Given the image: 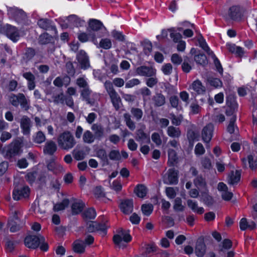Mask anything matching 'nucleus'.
Here are the masks:
<instances>
[{"instance_id":"obj_9","label":"nucleus","mask_w":257,"mask_h":257,"mask_svg":"<svg viewBox=\"0 0 257 257\" xmlns=\"http://www.w3.org/2000/svg\"><path fill=\"white\" fill-rule=\"evenodd\" d=\"M76 58L81 69L85 70L90 67L89 57L85 51L80 50L77 54Z\"/></svg>"},{"instance_id":"obj_44","label":"nucleus","mask_w":257,"mask_h":257,"mask_svg":"<svg viewBox=\"0 0 257 257\" xmlns=\"http://www.w3.org/2000/svg\"><path fill=\"white\" fill-rule=\"evenodd\" d=\"M123 117L127 126L132 131L135 130L136 125L132 119L131 115L128 113H125L123 114Z\"/></svg>"},{"instance_id":"obj_64","label":"nucleus","mask_w":257,"mask_h":257,"mask_svg":"<svg viewBox=\"0 0 257 257\" xmlns=\"http://www.w3.org/2000/svg\"><path fill=\"white\" fill-rule=\"evenodd\" d=\"M151 138L152 141L157 146H160L162 144V140L159 134L157 133H154L152 135Z\"/></svg>"},{"instance_id":"obj_8","label":"nucleus","mask_w":257,"mask_h":257,"mask_svg":"<svg viewBox=\"0 0 257 257\" xmlns=\"http://www.w3.org/2000/svg\"><path fill=\"white\" fill-rule=\"evenodd\" d=\"M4 29L6 36L13 42L17 41L20 38V32L16 27L7 25Z\"/></svg>"},{"instance_id":"obj_26","label":"nucleus","mask_w":257,"mask_h":257,"mask_svg":"<svg viewBox=\"0 0 257 257\" xmlns=\"http://www.w3.org/2000/svg\"><path fill=\"white\" fill-rule=\"evenodd\" d=\"M91 130L94 132V136L97 139H101L104 136V129L103 127L98 124H93L91 126Z\"/></svg>"},{"instance_id":"obj_30","label":"nucleus","mask_w":257,"mask_h":257,"mask_svg":"<svg viewBox=\"0 0 257 257\" xmlns=\"http://www.w3.org/2000/svg\"><path fill=\"white\" fill-rule=\"evenodd\" d=\"M67 20L70 24H71L77 27H81L84 24V21L76 15H71L68 17Z\"/></svg>"},{"instance_id":"obj_62","label":"nucleus","mask_w":257,"mask_h":257,"mask_svg":"<svg viewBox=\"0 0 257 257\" xmlns=\"http://www.w3.org/2000/svg\"><path fill=\"white\" fill-rule=\"evenodd\" d=\"M94 195L96 198H99L104 196V193L103 192L102 188L101 186H97L94 190Z\"/></svg>"},{"instance_id":"obj_59","label":"nucleus","mask_w":257,"mask_h":257,"mask_svg":"<svg viewBox=\"0 0 257 257\" xmlns=\"http://www.w3.org/2000/svg\"><path fill=\"white\" fill-rule=\"evenodd\" d=\"M35 51L34 49L32 48H28L26 49L25 53V57L27 60H30L34 57L35 55Z\"/></svg>"},{"instance_id":"obj_31","label":"nucleus","mask_w":257,"mask_h":257,"mask_svg":"<svg viewBox=\"0 0 257 257\" xmlns=\"http://www.w3.org/2000/svg\"><path fill=\"white\" fill-rule=\"evenodd\" d=\"M84 207V203L80 201L74 202L71 206L72 214L76 215L80 213Z\"/></svg>"},{"instance_id":"obj_33","label":"nucleus","mask_w":257,"mask_h":257,"mask_svg":"<svg viewBox=\"0 0 257 257\" xmlns=\"http://www.w3.org/2000/svg\"><path fill=\"white\" fill-rule=\"evenodd\" d=\"M154 104L156 106H161L166 102L165 97L161 93H156L153 98Z\"/></svg>"},{"instance_id":"obj_7","label":"nucleus","mask_w":257,"mask_h":257,"mask_svg":"<svg viewBox=\"0 0 257 257\" xmlns=\"http://www.w3.org/2000/svg\"><path fill=\"white\" fill-rule=\"evenodd\" d=\"M136 73L140 76L149 77L155 76L156 74V70L152 67L143 65L137 67Z\"/></svg>"},{"instance_id":"obj_6","label":"nucleus","mask_w":257,"mask_h":257,"mask_svg":"<svg viewBox=\"0 0 257 257\" xmlns=\"http://www.w3.org/2000/svg\"><path fill=\"white\" fill-rule=\"evenodd\" d=\"M178 172L174 169H169L163 177V181L166 184H176L178 182Z\"/></svg>"},{"instance_id":"obj_25","label":"nucleus","mask_w":257,"mask_h":257,"mask_svg":"<svg viewBox=\"0 0 257 257\" xmlns=\"http://www.w3.org/2000/svg\"><path fill=\"white\" fill-rule=\"evenodd\" d=\"M136 139L141 144L148 143L150 142L149 136L141 129L137 131Z\"/></svg>"},{"instance_id":"obj_60","label":"nucleus","mask_w":257,"mask_h":257,"mask_svg":"<svg viewBox=\"0 0 257 257\" xmlns=\"http://www.w3.org/2000/svg\"><path fill=\"white\" fill-rule=\"evenodd\" d=\"M109 157L112 160H118L121 158L120 153L117 150L111 151L109 154Z\"/></svg>"},{"instance_id":"obj_45","label":"nucleus","mask_w":257,"mask_h":257,"mask_svg":"<svg viewBox=\"0 0 257 257\" xmlns=\"http://www.w3.org/2000/svg\"><path fill=\"white\" fill-rule=\"evenodd\" d=\"M96 215L95 210L92 208L85 210L82 214L83 217L86 220L94 219Z\"/></svg>"},{"instance_id":"obj_38","label":"nucleus","mask_w":257,"mask_h":257,"mask_svg":"<svg viewBox=\"0 0 257 257\" xmlns=\"http://www.w3.org/2000/svg\"><path fill=\"white\" fill-rule=\"evenodd\" d=\"M135 192L139 197L144 198L147 193V188L143 184L138 185L135 189Z\"/></svg>"},{"instance_id":"obj_19","label":"nucleus","mask_w":257,"mask_h":257,"mask_svg":"<svg viewBox=\"0 0 257 257\" xmlns=\"http://www.w3.org/2000/svg\"><path fill=\"white\" fill-rule=\"evenodd\" d=\"M241 173L240 171H232L228 175L227 181L228 184L234 185L237 184L240 179Z\"/></svg>"},{"instance_id":"obj_49","label":"nucleus","mask_w":257,"mask_h":257,"mask_svg":"<svg viewBox=\"0 0 257 257\" xmlns=\"http://www.w3.org/2000/svg\"><path fill=\"white\" fill-rule=\"evenodd\" d=\"M232 245V241L228 239H225L223 240L220 245V251L224 252L226 250L230 249Z\"/></svg>"},{"instance_id":"obj_16","label":"nucleus","mask_w":257,"mask_h":257,"mask_svg":"<svg viewBox=\"0 0 257 257\" xmlns=\"http://www.w3.org/2000/svg\"><path fill=\"white\" fill-rule=\"evenodd\" d=\"M121 211L125 214H128L133 211L134 205L132 199H126L122 201L120 205Z\"/></svg>"},{"instance_id":"obj_48","label":"nucleus","mask_w":257,"mask_h":257,"mask_svg":"<svg viewBox=\"0 0 257 257\" xmlns=\"http://www.w3.org/2000/svg\"><path fill=\"white\" fill-rule=\"evenodd\" d=\"M153 205L152 204H143L141 207V210L144 215L149 216L153 212Z\"/></svg>"},{"instance_id":"obj_27","label":"nucleus","mask_w":257,"mask_h":257,"mask_svg":"<svg viewBox=\"0 0 257 257\" xmlns=\"http://www.w3.org/2000/svg\"><path fill=\"white\" fill-rule=\"evenodd\" d=\"M21 126L25 135L29 134L31 127V120L30 118L26 116L23 117L21 120Z\"/></svg>"},{"instance_id":"obj_32","label":"nucleus","mask_w":257,"mask_h":257,"mask_svg":"<svg viewBox=\"0 0 257 257\" xmlns=\"http://www.w3.org/2000/svg\"><path fill=\"white\" fill-rule=\"evenodd\" d=\"M253 160V156L252 155H249L247 156V159L245 158H242V162L244 167H246L248 165L250 168L253 169L257 166V160L254 162Z\"/></svg>"},{"instance_id":"obj_50","label":"nucleus","mask_w":257,"mask_h":257,"mask_svg":"<svg viewBox=\"0 0 257 257\" xmlns=\"http://www.w3.org/2000/svg\"><path fill=\"white\" fill-rule=\"evenodd\" d=\"M170 118L173 124L178 126L181 124L183 117L181 114L176 116L173 113H171L170 114Z\"/></svg>"},{"instance_id":"obj_15","label":"nucleus","mask_w":257,"mask_h":257,"mask_svg":"<svg viewBox=\"0 0 257 257\" xmlns=\"http://www.w3.org/2000/svg\"><path fill=\"white\" fill-rule=\"evenodd\" d=\"M88 34L85 33H81L78 35V38L79 40L82 42H86L88 40H91L94 44H97V38L95 37L94 32L89 31L87 29Z\"/></svg>"},{"instance_id":"obj_23","label":"nucleus","mask_w":257,"mask_h":257,"mask_svg":"<svg viewBox=\"0 0 257 257\" xmlns=\"http://www.w3.org/2000/svg\"><path fill=\"white\" fill-rule=\"evenodd\" d=\"M56 150L57 146L56 144L54 142L50 141L46 143L43 151L45 154L52 155L56 152Z\"/></svg>"},{"instance_id":"obj_2","label":"nucleus","mask_w":257,"mask_h":257,"mask_svg":"<svg viewBox=\"0 0 257 257\" xmlns=\"http://www.w3.org/2000/svg\"><path fill=\"white\" fill-rule=\"evenodd\" d=\"M9 101L10 103L14 106H18L19 104L21 106L27 109L28 108V101L24 94L18 93L17 95L12 93L9 95Z\"/></svg>"},{"instance_id":"obj_56","label":"nucleus","mask_w":257,"mask_h":257,"mask_svg":"<svg viewBox=\"0 0 257 257\" xmlns=\"http://www.w3.org/2000/svg\"><path fill=\"white\" fill-rule=\"evenodd\" d=\"M215 169L219 173H222L225 170V164L221 160H217L215 164Z\"/></svg>"},{"instance_id":"obj_63","label":"nucleus","mask_w":257,"mask_h":257,"mask_svg":"<svg viewBox=\"0 0 257 257\" xmlns=\"http://www.w3.org/2000/svg\"><path fill=\"white\" fill-rule=\"evenodd\" d=\"M162 70L165 75H170L172 71V66L170 63H167L163 65Z\"/></svg>"},{"instance_id":"obj_5","label":"nucleus","mask_w":257,"mask_h":257,"mask_svg":"<svg viewBox=\"0 0 257 257\" xmlns=\"http://www.w3.org/2000/svg\"><path fill=\"white\" fill-rule=\"evenodd\" d=\"M242 16V11L239 7L232 6L229 9L226 18L227 20L239 21L241 20Z\"/></svg>"},{"instance_id":"obj_58","label":"nucleus","mask_w":257,"mask_h":257,"mask_svg":"<svg viewBox=\"0 0 257 257\" xmlns=\"http://www.w3.org/2000/svg\"><path fill=\"white\" fill-rule=\"evenodd\" d=\"M73 154L74 158L76 160H83L85 158V153L83 151H76L74 150L73 151Z\"/></svg>"},{"instance_id":"obj_28","label":"nucleus","mask_w":257,"mask_h":257,"mask_svg":"<svg viewBox=\"0 0 257 257\" xmlns=\"http://www.w3.org/2000/svg\"><path fill=\"white\" fill-rule=\"evenodd\" d=\"M9 14L14 15V17L16 20L19 21L21 20H24L26 18L25 13L21 10H17L15 9L11 8L9 10Z\"/></svg>"},{"instance_id":"obj_1","label":"nucleus","mask_w":257,"mask_h":257,"mask_svg":"<svg viewBox=\"0 0 257 257\" xmlns=\"http://www.w3.org/2000/svg\"><path fill=\"white\" fill-rule=\"evenodd\" d=\"M57 143L60 148L65 150L72 149L76 143L73 135L69 131L61 134L58 138Z\"/></svg>"},{"instance_id":"obj_13","label":"nucleus","mask_w":257,"mask_h":257,"mask_svg":"<svg viewBox=\"0 0 257 257\" xmlns=\"http://www.w3.org/2000/svg\"><path fill=\"white\" fill-rule=\"evenodd\" d=\"M89 31L91 32H94L95 34L96 38L97 37H100L101 36L98 35V31L102 29H105L102 23L97 20L92 19L89 22V27L88 28Z\"/></svg>"},{"instance_id":"obj_29","label":"nucleus","mask_w":257,"mask_h":257,"mask_svg":"<svg viewBox=\"0 0 257 257\" xmlns=\"http://www.w3.org/2000/svg\"><path fill=\"white\" fill-rule=\"evenodd\" d=\"M108 94L111 98L113 105L116 110H118L120 108L121 104L120 97L115 91Z\"/></svg>"},{"instance_id":"obj_22","label":"nucleus","mask_w":257,"mask_h":257,"mask_svg":"<svg viewBox=\"0 0 257 257\" xmlns=\"http://www.w3.org/2000/svg\"><path fill=\"white\" fill-rule=\"evenodd\" d=\"M21 216L22 213L20 210L13 209H12L11 215L8 221H12H12H16L18 223H22V224H24V220L21 219Z\"/></svg>"},{"instance_id":"obj_35","label":"nucleus","mask_w":257,"mask_h":257,"mask_svg":"<svg viewBox=\"0 0 257 257\" xmlns=\"http://www.w3.org/2000/svg\"><path fill=\"white\" fill-rule=\"evenodd\" d=\"M194 59L196 63L203 66L208 64L207 56L203 53H200L198 54L195 55L194 57Z\"/></svg>"},{"instance_id":"obj_61","label":"nucleus","mask_w":257,"mask_h":257,"mask_svg":"<svg viewBox=\"0 0 257 257\" xmlns=\"http://www.w3.org/2000/svg\"><path fill=\"white\" fill-rule=\"evenodd\" d=\"M53 101L56 104H58L59 103H64V101L65 100L64 95L63 92L60 93V94L53 96Z\"/></svg>"},{"instance_id":"obj_11","label":"nucleus","mask_w":257,"mask_h":257,"mask_svg":"<svg viewBox=\"0 0 257 257\" xmlns=\"http://www.w3.org/2000/svg\"><path fill=\"white\" fill-rule=\"evenodd\" d=\"M30 193V189L28 186L15 189L13 191V198L15 200H19L23 198H26L29 196Z\"/></svg>"},{"instance_id":"obj_54","label":"nucleus","mask_w":257,"mask_h":257,"mask_svg":"<svg viewBox=\"0 0 257 257\" xmlns=\"http://www.w3.org/2000/svg\"><path fill=\"white\" fill-rule=\"evenodd\" d=\"M76 84L80 88H86L88 87V84L84 77H79L76 80Z\"/></svg>"},{"instance_id":"obj_21","label":"nucleus","mask_w":257,"mask_h":257,"mask_svg":"<svg viewBox=\"0 0 257 257\" xmlns=\"http://www.w3.org/2000/svg\"><path fill=\"white\" fill-rule=\"evenodd\" d=\"M190 89H192L198 94H203L206 91V88L199 80L194 81L190 86Z\"/></svg>"},{"instance_id":"obj_52","label":"nucleus","mask_w":257,"mask_h":257,"mask_svg":"<svg viewBox=\"0 0 257 257\" xmlns=\"http://www.w3.org/2000/svg\"><path fill=\"white\" fill-rule=\"evenodd\" d=\"M174 209L176 211H182L184 207L182 204V200L180 198H176L174 200Z\"/></svg>"},{"instance_id":"obj_36","label":"nucleus","mask_w":257,"mask_h":257,"mask_svg":"<svg viewBox=\"0 0 257 257\" xmlns=\"http://www.w3.org/2000/svg\"><path fill=\"white\" fill-rule=\"evenodd\" d=\"M197 41V45L199 46L207 54L209 53V47L207 43L202 37V35H199L196 38Z\"/></svg>"},{"instance_id":"obj_41","label":"nucleus","mask_w":257,"mask_h":257,"mask_svg":"<svg viewBox=\"0 0 257 257\" xmlns=\"http://www.w3.org/2000/svg\"><path fill=\"white\" fill-rule=\"evenodd\" d=\"M24 224L22 223H18L16 221H8L7 225L10 228V230L12 232H15L19 230Z\"/></svg>"},{"instance_id":"obj_24","label":"nucleus","mask_w":257,"mask_h":257,"mask_svg":"<svg viewBox=\"0 0 257 257\" xmlns=\"http://www.w3.org/2000/svg\"><path fill=\"white\" fill-rule=\"evenodd\" d=\"M39 26L46 30H53L56 31L55 27L52 25V23L48 19H42L38 22Z\"/></svg>"},{"instance_id":"obj_17","label":"nucleus","mask_w":257,"mask_h":257,"mask_svg":"<svg viewBox=\"0 0 257 257\" xmlns=\"http://www.w3.org/2000/svg\"><path fill=\"white\" fill-rule=\"evenodd\" d=\"M210 59L213 62L212 68L216 70L221 76L223 74V68L221 64L213 52L210 51Z\"/></svg>"},{"instance_id":"obj_39","label":"nucleus","mask_w":257,"mask_h":257,"mask_svg":"<svg viewBox=\"0 0 257 257\" xmlns=\"http://www.w3.org/2000/svg\"><path fill=\"white\" fill-rule=\"evenodd\" d=\"M177 157L176 152L173 149H169L168 150V163L169 166H173L176 163Z\"/></svg>"},{"instance_id":"obj_40","label":"nucleus","mask_w":257,"mask_h":257,"mask_svg":"<svg viewBox=\"0 0 257 257\" xmlns=\"http://www.w3.org/2000/svg\"><path fill=\"white\" fill-rule=\"evenodd\" d=\"M69 204V200L68 199H64L61 202L55 204L53 207L54 211H59L64 210Z\"/></svg>"},{"instance_id":"obj_20","label":"nucleus","mask_w":257,"mask_h":257,"mask_svg":"<svg viewBox=\"0 0 257 257\" xmlns=\"http://www.w3.org/2000/svg\"><path fill=\"white\" fill-rule=\"evenodd\" d=\"M85 247L84 241L80 239L75 240L72 244L73 250L79 254H82L85 252Z\"/></svg>"},{"instance_id":"obj_57","label":"nucleus","mask_w":257,"mask_h":257,"mask_svg":"<svg viewBox=\"0 0 257 257\" xmlns=\"http://www.w3.org/2000/svg\"><path fill=\"white\" fill-rule=\"evenodd\" d=\"M150 78L146 80V84L149 87H153L158 83V79L155 76H150Z\"/></svg>"},{"instance_id":"obj_53","label":"nucleus","mask_w":257,"mask_h":257,"mask_svg":"<svg viewBox=\"0 0 257 257\" xmlns=\"http://www.w3.org/2000/svg\"><path fill=\"white\" fill-rule=\"evenodd\" d=\"M46 140L45 135L43 132L39 131L37 133L36 136L34 138V142L38 144H41L44 142Z\"/></svg>"},{"instance_id":"obj_14","label":"nucleus","mask_w":257,"mask_h":257,"mask_svg":"<svg viewBox=\"0 0 257 257\" xmlns=\"http://www.w3.org/2000/svg\"><path fill=\"white\" fill-rule=\"evenodd\" d=\"M217 189L221 192V196L224 200L229 201L232 198V193L228 191V188L224 183L220 182L218 184Z\"/></svg>"},{"instance_id":"obj_42","label":"nucleus","mask_w":257,"mask_h":257,"mask_svg":"<svg viewBox=\"0 0 257 257\" xmlns=\"http://www.w3.org/2000/svg\"><path fill=\"white\" fill-rule=\"evenodd\" d=\"M236 119V116L235 114H232L229 118V123L227 127V132L230 134L234 133L236 125L235 122Z\"/></svg>"},{"instance_id":"obj_10","label":"nucleus","mask_w":257,"mask_h":257,"mask_svg":"<svg viewBox=\"0 0 257 257\" xmlns=\"http://www.w3.org/2000/svg\"><path fill=\"white\" fill-rule=\"evenodd\" d=\"M106 228L107 227L104 223H100L95 221H89L87 224V229L89 232L100 231L103 234H105Z\"/></svg>"},{"instance_id":"obj_47","label":"nucleus","mask_w":257,"mask_h":257,"mask_svg":"<svg viewBox=\"0 0 257 257\" xmlns=\"http://www.w3.org/2000/svg\"><path fill=\"white\" fill-rule=\"evenodd\" d=\"M91 92V91L90 90L89 86L83 88V89L81 91V96L83 97V99L85 100L89 104H92L89 98Z\"/></svg>"},{"instance_id":"obj_12","label":"nucleus","mask_w":257,"mask_h":257,"mask_svg":"<svg viewBox=\"0 0 257 257\" xmlns=\"http://www.w3.org/2000/svg\"><path fill=\"white\" fill-rule=\"evenodd\" d=\"M21 144L18 141L12 143L7 150L6 154V156L11 158L13 156L18 155L21 151Z\"/></svg>"},{"instance_id":"obj_34","label":"nucleus","mask_w":257,"mask_h":257,"mask_svg":"<svg viewBox=\"0 0 257 257\" xmlns=\"http://www.w3.org/2000/svg\"><path fill=\"white\" fill-rule=\"evenodd\" d=\"M167 134L171 138H178L181 135V132L178 127L169 126L167 128Z\"/></svg>"},{"instance_id":"obj_55","label":"nucleus","mask_w":257,"mask_h":257,"mask_svg":"<svg viewBox=\"0 0 257 257\" xmlns=\"http://www.w3.org/2000/svg\"><path fill=\"white\" fill-rule=\"evenodd\" d=\"M65 79L68 80V82H69L70 81V78L68 77H64L62 78L60 77H57L55 78V79L53 81V84L57 87H61L63 85V82L65 81Z\"/></svg>"},{"instance_id":"obj_43","label":"nucleus","mask_w":257,"mask_h":257,"mask_svg":"<svg viewBox=\"0 0 257 257\" xmlns=\"http://www.w3.org/2000/svg\"><path fill=\"white\" fill-rule=\"evenodd\" d=\"M95 139L93 134L89 131H86L83 134V141L85 143L91 144L94 142Z\"/></svg>"},{"instance_id":"obj_18","label":"nucleus","mask_w":257,"mask_h":257,"mask_svg":"<svg viewBox=\"0 0 257 257\" xmlns=\"http://www.w3.org/2000/svg\"><path fill=\"white\" fill-rule=\"evenodd\" d=\"M195 253L199 257H202L206 251V246L204 244V238L199 237L196 242Z\"/></svg>"},{"instance_id":"obj_37","label":"nucleus","mask_w":257,"mask_h":257,"mask_svg":"<svg viewBox=\"0 0 257 257\" xmlns=\"http://www.w3.org/2000/svg\"><path fill=\"white\" fill-rule=\"evenodd\" d=\"M96 156L99 158L103 162V166L109 164V161L107 158L106 152L103 149H98L96 151Z\"/></svg>"},{"instance_id":"obj_46","label":"nucleus","mask_w":257,"mask_h":257,"mask_svg":"<svg viewBox=\"0 0 257 257\" xmlns=\"http://www.w3.org/2000/svg\"><path fill=\"white\" fill-rule=\"evenodd\" d=\"M111 46V41L110 39L108 38L102 39L99 43V47L105 50L110 49Z\"/></svg>"},{"instance_id":"obj_51","label":"nucleus","mask_w":257,"mask_h":257,"mask_svg":"<svg viewBox=\"0 0 257 257\" xmlns=\"http://www.w3.org/2000/svg\"><path fill=\"white\" fill-rule=\"evenodd\" d=\"M131 112L133 115L134 117L136 118L137 120H140L143 115V111L141 109L139 108L133 107L131 108Z\"/></svg>"},{"instance_id":"obj_3","label":"nucleus","mask_w":257,"mask_h":257,"mask_svg":"<svg viewBox=\"0 0 257 257\" xmlns=\"http://www.w3.org/2000/svg\"><path fill=\"white\" fill-rule=\"evenodd\" d=\"M132 239V237L130 234L126 232L122 228H120L118 231V234L113 236V241L114 243L117 245L119 247L124 248L126 245L122 243L123 240L125 242H128Z\"/></svg>"},{"instance_id":"obj_4","label":"nucleus","mask_w":257,"mask_h":257,"mask_svg":"<svg viewBox=\"0 0 257 257\" xmlns=\"http://www.w3.org/2000/svg\"><path fill=\"white\" fill-rule=\"evenodd\" d=\"M45 238L41 235H30L25 238L24 242L27 247L35 249L39 246L40 242H43Z\"/></svg>"}]
</instances>
